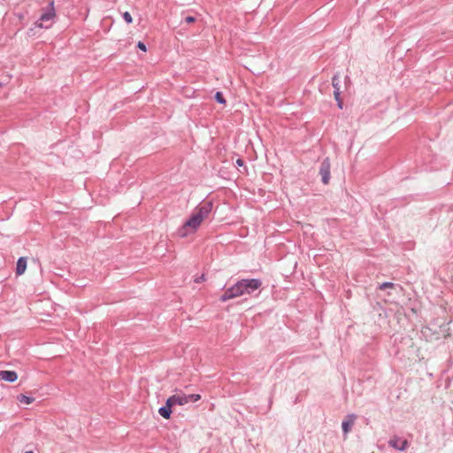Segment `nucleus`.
I'll return each instance as SVG.
<instances>
[{"instance_id": "nucleus-21", "label": "nucleus", "mask_w": 453, "mask_h": 453, "mask_svg": "<svg viewBox=\"0 0 453 453\" xmlns=\"http://www.w3.org/2000/svg\"><path fill=\"white\" fill-rule=\"evenodd\" d=\"M25 453H34L33 451H26Z\"/></svg>"}, {"instance_id": "nucleus-14", "label": "nucleus", "mask_w": 453, "mask_h": 453, "mask_svg": "<svg viewBox=\"0 0 453 453\" xmlns=\"http://www.w3.org/2000/svg\"><path fill=\"white\" fill-rule=\"evenodd\" d=\"M187 397H188V402H197L201 399V395L199 394L189 395H187Z\"/></svg>"}, {"instance_id": "nucleus-10", "label": "nucleus", "mask_w": 453, "mask_h": 453, "mask_svg": "<svg viewBox=\"0 0 453 453\" xmlns=\"http://www.w3.org/2000/svg\"><path fill=\"white\" fill-rule=\"evenodd\" d=\"M172 407H173V406H169V405H168V403L166 402L165 406L161 407V408L158 410V412H159V414H160L163 418H166V419H169V418H170V417H171V413H172V410H171V409H172Z\"/></svg>"}, {"instance_id": "nucleus-19", "label": "nucleus", "mask_w": 453, "mask_h": 453, "mask_svg": "<svg viewBox=\"0 0 453 453\" xmlns=\"http://www.w3.org/2000/svg\"><path fill=\"white\" fill-rule=\"evenodd\" d=\"M204 280H205L204 275H202V276H200V277H198V278H196V279L195 280V281H196V283H200V282L204 281Z\"/></svg>"}, {"instance_id": "nucleus-7", "label": "nucleus", "mask_w": 453, "mask_h": 453, "mask_svg": "<svg viewBox=\"0 0 453 453\" xmlns=\"http://www.w3.org/2000/svg\"><path fill=\"white\" fill-rule=\"evenodd\" d=\"M0 379L8 382H14L18 374L14 371H0Z\"/></svg>"}, {"instance_id": "nucleus-12", "label": "nucleus", "mask_w": 453, "mask_h": 453, "mask_svg": "<svg viewBox=\"0 0 453 453\" xmlns=\"http://www.w3.org/2000/svg\"><path fill=\"white\" fill-rule=\"evenodd\" d=\"M334 98L335 100L337 101L338 103V107L340 109H342V100L340 98V91H339V88H337L334 92Z\"/></svg>"}, {"instance_id": "nucleus-18", "label": "nucleus", "mask_w": 453, "mask_h": 453, "mask_svg": "<svg viewBox=\"0 0 453 453\" xmlns=\"http://www.w3.org/2000/svg\"><path fill=\"white\" fill-rule=\"evenodd\" d=\"M185 21L187 23H193L196 21V19L192 16H188V17H186Z\"/></svg>"}, {"instance_id": "nucleus-20", "label": "nucleus", "mask_w": 453, "mask_h": 453, "mask_svg": "<svg viewBox=\"0 0 453 453\" xmlns=\"http://www.w3.org/2000/svg\"><path fill=\"white\" fill-rule=\"evenodd\" d=\"M236 164L239 165V166H242L244 165L243 161L242 159H237L236 161Z\"/></svg>"}, {"instance_id": "nucleus-4", "label": "nucleus", "mask_w": 453, "mask_h": 453, "mask_svg": "<svg viewBox=\"0 0 453 453\" xmlns=\"http://www.w3.org/2000/svg\"><path fill=\"white\" fill-rule=\"evenodd\" d=\"M330 168L331 164L328 158H326L320 165L319 173L322 177V182L328 184L330 180Z\"/></svg>"}, {"instance_id": "nucleus-17", "label": "nucleus", "mask_w": 453, "mask_h": 453, "mask_svg": "<svg viewBox=\"0 0 453 453\" xmlns=\"http://www.w3.org/2000/svg\"><path fill=\"white\" fill-rule=\"evenodd\" d=\"M137 47L142 50V51H146L147 50V48H146V45L142 42H139L137 43Z\"/></svg>"}, {"instance_id": "nucleus-13", "label": "nucleus", "mask_w": 453, "mask_h": 453, "mask_svg": "<svg viewBox=\"0 0 453 453\" xmlns=\"http://www.w3.org/2000/svg\"><path fill=\"white\" fill-rule=\"evenodd\" d=\"M215 99L217 100V102H219V104H226V100L224 99L223 97V95L221 92H217L216 95H215Z\"/></svg>"}, {"instance_id": "nucleus-15", "label": "nucleus", "mask_w": 453, "mask_h": 453, "mask_svg": "<svg viewBox=\"0 0 453 453\" xmlns=\"http://www.w3.org/2000/svg\"><path fill=\"white\" fill-rule=\"evenodd\" d=\"M123 18L127 24H131L133 22V18L128 12H125L123 13Z\"/></svg>"}, {"instance_id": "nucleus-1", "label": "nucleus", "mask_w": 453, "mask_h": 453, "mask_svg": "<svg viewBox=\"0 0 453 453\" xmlns=\"http://www.w3.org/2000/svg\"><path fill=\"white\" fill-rule=\"evenodd\" d=\"M212 203L211 202L202 203L192 211L189 218L179 228V235L182 238L195 234L203 221L207 219L211 211Z\"/></svg>"}, {"instance_id": "nucleus-9", "label": "nucleus", "mask_w": 453, "mask_h": 453, "mask_svg": "<svg viewBox=\"0 0 453 453\" xmlns=\"http://www.w3.org/2000/svg\"><path fill=\"white\" fill-rule=\"evenodd\" d=\"M27 269V258L22 257H19L17 261V266H16V274L18 276L22 275Z\"/></svg>"}, {"instance_id": "nucleus-8", "label": "nucleus", "mask_w": 453, "mask_h": 453, "mask_svg": "<svg viewBox=\"0 0 453 453\" xmlns=\"http://www.w3.org/2000/svg\"><path fill=\"white\" fill-rule=\"evenodd\" d=\"M356 420V416L351 414V415H349L345 420H343L342 422V430L345 434L349 433V430L351 429L354 422Z\"/></svg>"}, {"instance_id": "nucleus-2", "label": "nucleus", "mask_w": 453, "mask_h": 453, "mask_svg": "<svg viewBox=\"0 0 453 453\" xmlns=\"http://www.w3.org/2000/svg\"><path fill=\"white\" fill-rule=\"evenodd\" d=\"M261 286V281L257 279L242 280L236 284L227 288L221 296L220 301L226 302L227 300L239 297L244 294H250Z\"/></svg>"}, {"instance_id": "nucleus-3", "label": "nucleus", "mask_w": 453, "mask_h": 453, "mask_svg": "<svg viewBox=\"0 0 453 453\" xmlns=\"http://www.w3.org/2000/svg\"><path fill=\"white\" fill-rule=\"evenodd\" d=\"M56 16H57V13H56V11L54 8V4H53V2H51L49 9L47 11H45L44 12H42L39 20L35 22V24H34L35 27H32L29 29V33L33 32L35 28H44V29L50 28L54 23Z\"/></svg>"}, {"instance_id": "nucleus-11", "label": "nucleus", "mask_w": 453, "mask_h": 453, "mask_svg": "<svg viewBox=\"0 0 453 453\" xmlns=\"http://www.w3.org/2000/svg\"><path fill=\"white\" fill-rule=\"evenodd\" d=\"M18 399L20 403H24L26 404H30L34 402V398L27 396L25 395H19Z\"/></svg>"}, {"instance_id": "nucleus-16", "label": "nucleus", "mask_w": 453, "mask_h": 453, "mask_svg": "<svg viewBox=\"0 0 453 453\" xmlns=\"http://www.w3.org/2000/svg\"><path fill=\"white\" fill-rule=\"evenodd\" d=\"M394 288V284L391 282H384L380 285V289H381V290L386 289V288Z\"/></svg>"}, {"instance_id": "nucleus-5", "label": "nucleus", "mask_w": 453, "mask_h": 453, "mask_svg": "<svg viewBox=\"0 0 453 453\" xmlns=\"http://www.w3.org/2000/svg\"><path fill=\"white\" fill-rule=\"evenodd\" d=\"M166 401L169 406L185 405L188 403V397L185 394H179L170 396Z\"/></svg>"}, {"instance_id": "nucleus-6", "label": "nucleus", "mask_w": 453, "mask_h": 453, "mask_svg": "<svg viewBox=\"0 0 453 453\" xmlns=\"http://www.w3.org/2000/svg\"><path fill=\"white\" fill-rule=\"evenodd\" d=\"M389 444L395 449L403 450L406 449L408 441L407 440H401L398 437H393L392 439H390Z\"/></svg>"}]
</instances>
